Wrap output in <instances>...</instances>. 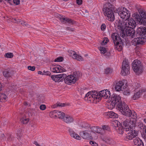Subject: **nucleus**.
<instances>
[{
	"instance_id": "nucleus-1",
	"label": "nucleus",
	"mask_w": 146,
	"mask_h": 146,
	"mask_svg": "<svg viewBox=\"0 0 146 146\" xmlns=\"http://www.w3.org/2000/svg\"><path fill=\"white\" fill-rule=\"evenodd\" d=\"M116 125H114V128L119 134H123L124 131L126 132V137L129 140H131L135 137L138 133V131L135 130L131 129L132 128L133 122L129 119H126L121 123L117 121Z\"/></svg>"
},
{
	"instance_id": "nucleus-2",
	"label": "nucleus",
	"mask_w": 146,
	"mask_h": 146,
	"mask_svg": "<svg viewBox=\"0 0 146 146\" xmlns=\"http://www.w3.org/2000/svg\"><path fill=\"white\" fill-rule=\"evenodd\" d=\"M136 26L135 21L131 18L130 21L119 22L118 27L121 30L120 35L123 38L126 36H129V38H133L135 36V31L134 29Z\"/></svg>"
},
{
	"instance_id": "nucleus-3",
	"label": "nucleus",
	"mask_w": 146,
	"mask_h": 146,
	"mask_svg": "<svg viewBox=\"0 0 146 146\" xmlns=\"http://www.w3.org/2000/svg\"><path fill=\"white\" fill-rule=\"evenodd\" d=\"M117 108L123 115L128 117H131L132 119L136 120L137 116L136 113L132 111L129 108L128 106L123 101L120 102L117 105Z\"/></svg>"
},
{
	"instance_id": "nucleus-4",
	"label": "nucleus",
	"mask_w": 146,
	"mask_h": 146,
	"mask_svg": "<svg viewBox=\"0 0 146 146\" xmlns=\"http://www.w3.org/2000/svg\"><path fill=\"white\" fill-rule=\"evenodd\" d=\"M109 2L104 4L103 11L106 19L109 21L113 22L115 19V16L113 11V5L110 3H113L115 0H109Z\"/></svg>"
},
{
	"instance_id": "nucleus-5",
	"label": "nucleus",
	"mask_w": 146,
	"mask_h": 146,
	"mask_svg": "<svg viewBox=\"0 0 146 146\" xmlns=\"http://www.w3.org/2000/svg\"><path fill=\"white\" fill-rule=\"evenodd\" d=\"M114 47L119 51H121L123 48V42H122L119 34L116 33H113L111 36Z\"/></svg>"
},
{
	"instance_id": "nucleus-6",
	"label": "nucleus",
	"mask_w": 146,
	"mask_h": 146,
	"mask_svg": "<svg viewBox=\"0 0 146 146\" xmlns=\"http://www.w3.org/2000/svg\"><path fill=\"white\" fill-rule=\"evenodd\" d=\"M139 13L141 17L137 13H135L133 15V17L135 19L137 23L139 24H142L144 26L146 25V21L144 20L146 19V12L143 10H141L139 11Z\"/></svg>"
},
{
	"instance_id": "nucleus-7",
	"label": "nucleus",
	"mask_w": 146,
	"mask_h": 146,
	"mask_svg": "<svg viewBox=\"0 0 146 146\" xmlns=\"http://www.w3.org/2000/svg\"><path fill=\"white\" fill-rule=\"evenodd\" d=\"M116 12L118 15L120 16L126 22H128L130 21L128 20L130 18V12L124 7H121L117 9Z\"/></svg>"
},
{
	"instance_id": "nucleus-8",
	"label": "nucleus",
	"mask_w": 146,
	"mask_h": 146,
	"mask_svg": "<svg viewBox=\"0 0 146 146\" xmlns=\"http://www.w3.org/2000/svg\"><path fill=\"white\" fill-rule=\"evenodd\" d=\"M98 92V91H92L88 92L84 97L85 100L90 102H94L95 101L96 102H99L101 100V98L99 97Z\"/></svg>"
},
{
	"instance_id": "nucleus-9",
	"label": "nucleus",
	"mask_w": 146,
	"mask_h": 146,
	"mask_svg": "<svg viewBox=\"0 0 146 146\" xmlns=\"http://www.w3.org/2000/svg\"><path fill=\"white\" fill-rule=\"evenodd\" d=\"M80 74L79 72L74 73V76L72 75L66 76L64 78L65 83L71 85L74 84L76 81L77 79L80 76Z\"/></svg>"
},
{
	"instance_id": "nucleus-10",
	"label": "nucleus",
	"mask_w": 146,
	"mask_h": 146,
	"mask_svg": "<svg viewBox=\"0 0 146 146\" xmlns=\"http://www.w3.org/2000/svg\"><path fill=\"white\" fill-rule=\"evenodd\" d=\"M132 68L134 71L139 73L143 71V66L141 61L137 59L135 60L132 63Z\"/></svg>"
},
{
	"instance_id": "nucleus-11",
	"label": "nucleus",
	"mask_w": 146,
	"mask_h": 146,
	"mask_svg": "<svg viewBox=\"0 0 146 146\" xmlns=\"http://www.w3.org/2000/svg\"><path fill=\"white\" fill-rule=\"evenodd\" d=\"M136 36L140 37L144 40L146 37V28L143 27H139L136 30Z\"/></svg>"
},
{
	"instance_id": "nucleus-12",
	"label": "nucleus",
	"mask_w": 146,
	"mask_h": 146,
	"mask_svg": "<svg viewBox=\"0 0 146 146\" xmlns=\"http://www.w3.org/2000/svg\"><path fill=\"white\" fill-rule=\"evenodd\" d=\"M129 64L128 62L123 61L122 65V71L121 74L125 76L129 74Z\"/></svg>"
},
{
	"instance_id": "nucleus-13",
	"label": "nucleus",
	"mask_w": 146,
	"mask_h": 146,
	"mask_svg": "<svg viewBox=\"0 0 146 146\" xmlns=\"http://www.w3.org/2000/svg\"><path fill=\"white\" fill-rule=\"evenodd\" d=\"M111 100L112 101V102L113 103V104H114V106H115V105H117L119 103L121 102H122L121 100V97L119 96L116 94H113L111 95V97H110Z\"/></svg>"
},
{
	"instance_id": "nucleus-14",
	"label": "nucleus",
	"mask_w": 146,
	"mask_h": 146,
	"mask_svg": "<svg viewBox=\"0 0 146 146\" xmlns=\"http://www.w3.org/2000/svg\"><path fill=\"white\" fill-rule=\"evenodd\" d=\"M65 76V74L62 73L56 75H52L51 77L52 79L55 82H59L62 81L63 79Z\"/></svg>"
},
{
	"instance_id": "nucleus-15",
	"label": "nucleus",
	"mask_w": 146,
	"mask_h": 146,
	"mask_svg": "<svg viewBox=\"0 0 146 146\" xmlns=\"http://www.w3.org/2000/svg\"><path fill=\"white\" fill-rule=\"evenodd\" d=\"M136 38H134L131 41L132 45L137 46L139 44H143L145 43L144 40L140 37L136 36Z\"/></svg>"
},
{
	"instance_id": "nucleus-16",
	"label": "nucleus",
	"mask_w": 146,
	"mask_h": 146,
	"mask_svg": "<svg viewBox=\"0 0 146 146\" xmlns=\"http://www.w3.org/2000/svg\"><path fill=\"white\" fill-rule=\"evenodd\" d=\"M80 135L83 138L86 139H92L90 132H88V131H84L80 132Z\"/></svg>"
},
{
	"instance_id": "nucleus-17",
	"label": "nucleus",
	"mask_w": 146,
	"mask_h": 146,
	"mask_svg": "<svg viewBox=\"0 0 146 146\" xmlns=\"http://www.w3.org/2000/svg\"><path fill=\"white\" fill-rule=\"evenodd\" d=\"M52 69V72L54 73L62 72L66 71L65 68L58 65H54Z\"/></svg>"
},
{
	"instance_id": "nucleus-18",
	"label": "nucleus",
	"mask_w": 146,
	"mask_h": 146,
	"mask_svg": "<svg viewBox=\"0 0 146 146\" xmlns=\"http://www.w3.org/2000/svg\"><path fill=\"white\" fill-rule=\"evenodd\" d=\"M102 139L105 143L109 145H113L115 142L110 137L108 136H105L102 137Z\"/></svg>"
},
{
	"instance_id": "nucleus-19",
	"label": "nucleus",
	"mask_w": 146,
	"mask_h": 146,
	"mask_svg": "<svg viewBox=\"0 0 146 146\" xmlns=\"http://www.w3.org/2000/svg\"><path fill=\"white\" fill-rule=\"evenodd\" d=\"M67 129H68V130L70 133V135L71 137L78 140H80L81 139V137L78 135L74 132L72 129L69 127L67 128Z\"/></svg>"
},
{
	"instance_id": "nucleus-20",
	"label": "nucleus",
	"mask_w": 146,
	"mask_h": 146,
	"mask_svg": "<svg viewBox=\"0 0 146 146\" xmlns=\"http://www.w3.org/2000/svg\"><path fill=\"white\" fill-rule=\"evenodd\" d=\"M124 84L123 82L122 81H119L117 83L115 87V90L117 91H122L123 89H124L123 86Z\"/></svg>"
},
{
	"instance_id": "nucleus-21",
	"label": "nucleus",
	"mask_w": 146,
	"mask_h": 146,
	"mask_svg": "<svg viewBox=\"0 0 146 146\" xmlns=\"http://www.w3.org/2000/svg\"><path fill=\"white\" fill-rule=\"evenodd\" d=\"M89 131H90L94 133L96 132L100 134H102V132H101V131H102V128L99 127H98L92 126L90 127L89 129H88Z\"/></svg>"
},
{
	"instance_id": "nucleus-22",
	"label": "nucleus",
	"mask_w": 146,
	"mask_h": 146,
	"mask_svg": "<svg viewBox=\"0 0 146 146\" xmlns=\"http://www.w3.org/2000/svg\"><path fill=\"white\" fill-rule=\"evenodd\" d=\"M146 92V90L144 89H141V90H139L138 92L134 93L132 98L133 100H137L140 97L143 92Z\"/></svg>"
},
{
	"instance_id": "nucleus-23",
	"label": "nucleus",
	"mask_w": 146,
	"mask_h": 146,
	"mask_svg": "<svg viewBox=\"0 0 146 146\" xmlns=\"http://www.w3.org/2000/svg\"><path fill=\"white\" fill-rule=\"evenodd\" d=\"M63 120L66 123L70 124L73 122L74 119L72 117L68 115H66L65 116Z\"/></svg>"
},
{
	"instance_id": "nucleus-24",
	"label": "nucleus",
	"mask_w": 146,
	"mask_h": 146,
	"mask_svg": "<svg viewBox=\"0 0 146 146\" xmlns=\"http://www.w3.org/2000/svg\"><path fill=\"white\" fill-rule=\"evenodd\" d=\"M71 53L72 54L71 56H72V58H73L76 59L79 61H82L83 60V59L82 57L77 54L75 51H72Z\"/></svg>"
},
{
	"instance_id": "nucleus-25",
	"label": "nucleus",
	"mask_w": 146,
	"mask_h": 146,
	"mask_svg": "<svg viewBox=\"0 0 146 146\" xmlns=\"http://www.w3.org/2000/svg\"><path fill=\"white\" fill-rule=\"evenodd\" d=\"M133 142L136 146H144L142 141L139 138H136L134 139Z\"/></svg>"
},
{
	"instance_id": "nucleus-26",
	"label": "nucleus",
	"mask_w": 146,
	"mask_h": 146,
	"mask_svg": "<svg viewBox=\"0 0 146 146\" xmlns=\"http://www.w3.org/2000/svg\"><path fill=\"white\" fill-rule=\"evenodd\" d=\"M104 114L106 115L109 116L111 118H117L118 115L117 114L115 113L113 111H108L105 112Z\"/></svg>"
},
{
	"instance_id": "nucleus-27",
	"label": "nucleus",
	"mask_w": 146,
	"mask_h": 146,
	"mask_svg": "<svg viewBox=\"0 0 146 146\" xmlns=\"http://www.w3.org/2000/svg\"><path fill=\"white\" fill-rule=\"evenodd\" d=\"M4 77L6 78L10 77L11 75V71L10 69L8 68L4 70L3 73Z\"/></svg>"
},
{
	"instance_id": "nucleus-28",
	"label": "nucleus",
	"mask_w": 146,
	"mask_h": 146,
	"mask_svg": "<svg viewBox=\"0 0 146 146\" xmlns=\"http://www.w3.org/2000/svg\"><path fill=\"white\" fill-rule=\"evenodd\" d=\"M106 90H103L99 92V97H100L101 98L102 97H103L105 99V97H106V93H107L108 94V92H106Z\"/></svg>"
},
{
	"instance_id": "nucleus-29",
	"label": "nucleus",
	"mask_w": 146,
	"mask_h": 146,
	"mask_svg": "<svg viewBox=\"0 0 146 146\" xmlns=\"http://www.w3.org/2000/svg\"><path fill=\"white\" fill-rule=\"evenodd\" d=\"M80 127L82 128H84L86 129H89L90 127V125L86 123L82 122L80 124Z\"/></svg>"
},
{
	"instance_id": "nucleus-30",
	"label": "nucleus",
	"mask_w": 146,
	"mask_h": 146,
	"mask_svg": "<svg viewBox=\"0 0 146 146\" xmlns=\"http://www.w3.org/2000/svg\"><path fill=\"white\" fill-rule=\"evenodd\" d=\"M7 98L6 95L3 93H0V101L1 102H5Z\"/></svg>"
},
{
	"instance_id": "nucleus-31",
	"label": "nucleus",
	"mask_w": 146,
	"mask_h": 146,
	"mask_svg": "<svg viewBox=\"0 0 146 146\" xmlns=\"http://www.w3.org/2000/svg\"><path fill=\"white\" fill-rule=\"evenodd\" d=\"M65 116V114L64 112L58 111L57 117L58 118L63 119Z\"/></svg>"
},
{
	"instance_id": "nucleus-32",
	"label": "nucleus",
	"mask_w": 146,
	"mask_h": 146,
	"mask_svg": "<svg viewBox=\"0 0 146 146\" xmlns=\"http://www.w3.org/2000/svg\"><path fill=\"white\" fill-rule=\"evenodd\" d=\"M65 106L64 103H56V104H55L53 106L52 108H55L57 107H62Z\"/></svg>"
},
{
	"instance_id": "nucleus-33",
	"label": "nucleus",
	"mask_w": 146,
	"mask_h": 146,
	"mask_svg": "<svg viewBox=\"0 0 146 146\" xmlns=\"http://www.w3.org/2000/svg\"><path fill=\"white\" fill-rule=\"evenodd\" d=\"M5 56L7 58H12L13 56V54L12 53L8 52L5 54Z\"/></svg>"
},
{
	"instance_id": "nucleus-34",
	"label": "nucleus",
	"mask_w": 146,
	"mask_h": 146,
	"mask_svg": "<svg viewBox=\"0 0 146 146\" xmlns=\"http://www.w3.org/2000/svg\"><path fill=\"white\" fill-rule=\"evenodd\" d=\"M99 50L101 51V53L104 54L107 51L106 48L105 47L100 46Z\"/></svg>"
},
{
	"instance_id": "nucleus-35",
	"label": "nucleus",
	"mask_w": 146,
	"mask_h": 146,
	"mask_svg": "<svg viewBox=\"0 0 146 146\" xmlns=\"http://www.w3.org/2000/svg\"><path fill=\"white\" fill-rule=\"evenodd\" d=\"M29 119L28 118L25 119L24 118H22L21 119V121L23 124L27 123L29 122Z\"/></svg>"
},
{
	"instance_id": "nucleus-36",
	"label": "nucleus",
	"mask_w": 146,
	"mask_h": 146,
	"mask_svg": "<svg viewBox=\"0 0 146 146\" xmlns=\"http://www.w3.org/2000/svg\"><path fill=\"white\" fill-rule=\"evenodd\" d=\"M63 58L62 56H60L56 58L54 60L55 62H61L63 61Z\"/></svg>"
},
{
	"instance_id": "nucleus-37",
	"label": "nucleus",
	"mask_w": 146,
	"mask_h": 146,
	"mask_svg": "<svg viewBox=\"0 0 146 146\" xmlns=\"http://www.w3.org/2000/svg\"><path fill=\"white\" fill-rule=\"evenodd\" d=\"M112 70L110 68H107L105 70V73L106 74H109L112 72Z\"/></svg>"
},
{
	"instance_id": "nucleus-38",
	"label": "nucleus",
	"mask_w": 146,
	"mask_h": 146,
	"mask_svg": "<svg viewBox=\"0 0 146 146\" xmlns=\"http://www.w3.org/2000/svg\"><path fill=\"white\" fill-rule=\"evenodd\" d=\"M58 111L57 110H53L50 113H51L55 117H58Z\"/></svg>"
},
{
	"instance_id": "nucleus-39",
	"label": "nucleus",
	"mask_w": 146,
	"mask_h": 146,
	"mask_svg": "<svg viewBox=\"0 0 146 146\" xmlns=\"http://www.w3.org/2000/svg\"><path fill=\"white\" fill-rule=\"evenodd\" d=\"M66 21L67 23H70L72 25H73V24L75 23H76V21H74L73 20L69 19V18H68L67 20H66Z\"/></svg>"
},
{
	"instance_id": "nucleus-40",
	"label": "nucleus",
	"mask_w": 146,
	"mask_h": 146,
	"mask_svg": "<svg viewBox=\"0 0 146 146\" xmlns=\"http://www.w3.org/2000/svg\"><path fill=\"white\" fill-rule=\"evenodd\" d=\"M68 18H60V20L61 22H62L64 24L66 23L67 22L66 20H67Z\"/></svg>"
},
{
	"instance_id": "nucleus-41",
	"label": "nucleus",
	"mask_w": 146,
	"mask_h": 146,
	"mask_svg": "<svg viewBox=\"0 0 146 146\" xmlns=\"http://www.w3.org/2000/svg\"><path fill=\"white\" fill-rule=\"evenodd\" d=\"M12 21L13 22L17 23H20L21 22V20L17 18L13 19Z\"/></svg>"
},
{
	"instance_id": "nucleus-42",
	"label": "nucleus",
	"mask_w": 146,
	"mask_h": 146,
	"mask_svg": "<svg viewBox=\"0 0 146 146\" xmlns=\"http://www.w3.org/2000/svg\"><path fill=\"white\" fill-rule=\"evenodd\" d=\"M109 39L107 37L105 38V39L102 42V45L105 44L109 42Z\"/></svg>"
},
{
	"instance_id": "nucleus-43",
	"label": "nucleus",
	"mask_w": 146,
	"mask_h": 146,
	"mask_svg": "<svg viewBox=\"0 0 146 146\" xmlns=\"http://www.w3.org/2000/svg\"><path fill=\"white\" fill-rule=\"evenodd\" d=\"M108 92V94L107 93H106V97H105V99L109 98L111 97V93L110 91L108 90H106V92Z\"/></svg>"
},
{
	"instance_id": "nucleus-44",
	"label": "nucleus",
	"mask_w": 146,
	"mask_h": 146,
	"mask_svg": "<svg viewBox=\"0 0 146 146\" xmlns=\"http://www.w3.org/2000/svg\"><path fill=\"white\" fill-rule=\"evenodd\" d=\"M90 143L92 145V146H98V144L94 141H91L90 142Z\"/></svg>"
},
{
	"instance_id": "nucleus-45",
	"label": "nucleus",
	"mask_w": 146,
	"mask_h": 146,
	"mask_svg": "<svg viewBox=\"0 0 146 146\" xmlns=\"http://www.w3.org/2000/svg\"><path fill=\"white\" fill-rule=\"evenodd\" d=\"M28 69L32 71H34L35 70V66H29L28 67Z\"/></svg>"
},
{
	"instance_id": "nucleus-46",
	"label": "nucleus",
	"mask_w": 146,
	"mask_h": 146,
	"mask_svg": "<svg viewBox=\"0 0 146 146\" xmlns=\"http://www.w3.org/2000/svg\"><path fill=\"white\" fill-rule=\"evenodd\" d=\"M43 75H48L50 76L51 74L50 72L49 71H45V70H44L43 71Z\"/></svg>"
},
{
	"instance_id": "nucleus-47",
	"label": "nucleus",
	"mask_w": 146,
	"mask_h": 146,
	"mask_svg": "<svg viewBox=\"0 0 146 146\" xmlns=\"http://www.w3.org/2000/svg\"><path fill=\"white\" fill-rule=\"evenodd\" d=\"M102 129L104 130H108L109 128L108 126L104 125L102 126Z\"/></svg>"
},
{
	"instance_id": "nucleus-48",
	"label": "nucleus",
	"mask_w": 146,
	"mask_h": 146,
	"mask_svg": "<svg viewBox=\"0 0 146 146\" xmlns=\"http://www.w3.org/2000/svg\"><path fill=\"white\" fill-rule=\"evenodd\" d=\"M133 86L134 87L135 89H137L140 86L139 84L137 83H135L133 84Z\"/></svg>"
},
{
	"instance_id": "nucleus-49",
	"label": "nucleus",
	"mask_w": 146,
	"mask_h": 146,
	"mask_svg": "<svg viewBox=\"0 0 146 146\" xmlns=\"http://www.w3.org/2000/svg\"><path fill=\"white\" fill-rule=\"evenodd\" d=\"M13 3L17 5H19L20 3V0H13Z\"/></svg>"
},
{
	"instance_id": "nucleus-50",
	"label": "nucleus",
	"mask_w": 146,
	"mask_h": 146,
	"mask_svg": "<svg viewBox=\"0 0 146 146\" xmlns=\"http://www.w3.org/2000/svg\"><path fill=\"white\" fill-rule=\"evenodd\" d=\"M20 24L23 25V26H28V24L27 23L25 22L24 21H22L21 20V22H20Z\"/></svg>"
},
{
	"instance_id": "nucleus-51",
	"label": "nucleus",
	"mask_w": 146,
	"mask_h": 146,
	"mask_svg": "<svg viewBox=\"0 0 146 146\" xmlns=\"http://www.w3.org/2000/svg\"><path fill=\"white\" fill-rule=\"evenodd\" d=\"M106 28V25L105 24H102L101 26V29L102 31H104Z\"/></svg>"
},
{
	"instance_id": "nucleus-52",
	"label": "nucleus",
	"mask_w": 146,
	"mask_h": 146,
	"mask_svg": "<svg viewBox=\"0 0 146 146\" xmlns=\"http://www.w3.org/2000/svg\"><path fill=\"white\" fill-rule=\"evenodd\" d=\"M40 108L41 110H44L45 109L46 107L45 105L42 104L40 106Z\"/></svg>"
},
{
	"instance_id": "nucleus-53",
	"label": "nucleus",
	"mask_w": 146,
	"mask_h": 146,
	"mask_svg": "<svg viewBox=\"0 0 146 146\" xmlns=\"http://www.w3.org/2000/svg\"><path fill=\"white\" fill-rule=\"evenodd\" d=\"M83 1L82 0H76V3L78 5H81Z\"/></svg>"
},
{
	"instance_id": "nucleus-54",
	"label": "nucleus",
	"mask_w": 146,
	"mask_h": 146,
	"mask_svg": "<svg viewBox=\"0 0 146 146\" xmlns=\"http://www.w3.org/2000/svg\"><path fill=\"white\" fill-rule=\"evenodd\" d=\"M66 30L68 31H70L72 32L74 31V29L70 27H67L66 29Z\"/></svg>"
},
{
	"instance_id": "nucleus-55",
	"label": "nucleus",
	"mask_w": 146,
	"mask_h": 146,
	"mask_svg": "<svg viewBox=\"0 0 146 146\" xmlns=\"http://www.w3.org/2000/svg\"><path fill=\"white\" fill-rule=\"evenodd\" d=\"M87 88L86 87H83L81 89V93H82L83 94H84V92H83L84 91V90H87Z\"/></svg>"
},
{
	"instance_id": "nucleus-56",
	"label": "nucleus",
	"mask_w": 146,
	"mask_h": 146,
	"mask_svg": "<svg viewBox=\"0 0 146 146\" xmlns=\"http://www.w3.org/2000/svg\"><path fill=\"white\" fill-rule=\"evenodd\" d=\"M104 54H105V55L107 56H109L110 55V53L109 52H106L104 53Z\"/></svg>"
},
{
	"instance_id": "nucleus-57",
	"label": "nucleus",
	"mask_w": 146,
	"mask_h": 146,
	"mask_svg": "<svg viewBox=\"0 0 146 146\" xmlns=\"http://www.w3.org/2000/svg\"><path fill=\"white\" fill-rule=\"evenodd\" d=\"M34 144H35V145H36V146H39V145L37 143V142L36 141H35L33 143Z\"/></svg>"
},
{
	"instance_id": "nucleus-58",
	"label": "nucleus",
	"mask_w": 146,
	"mask_h": 146,
	"mask_svg": "<svg viewBox=\"0 0 146 146\" xmlns=\"http://www.w3.org/2000/svg\"><path fill=\"white\" fill-rule=\"evenodd\" d=\"M5 1H7L8 2V3H9V4L11 5H12V3L10 2V1L12 0H4Z\"/></svg>"
},
{
	"instance_id": "nucleus-59",
	"label": "nucleus",
	"mask_w": 146,
	"mask_h": 146,
	"mask_svg": "<svg viewBox=\"0 0 146 146\" xmlns=\"http://www.w3.org/2000/svg\"><path fill=\"white\" fill-rule=\"evenodd\" d=\"M38 74L43 75V72H42L41 71H39L38 72Z\"/></svg>"
},
{
	"instance_id": "nucleus-60",
	"label": "nucleus",
	"mask_w": 146,
	"mask_h": 146,
	"mask_svg": "<svg viewBox=\"0 0 146 146\" xmlns=\"http://www.w3.org/2000/svg\"><path fill=\"white\" fill-rule=\"evenodd\" d=\"M2 84L0 83V91L2 90Z\"/></svg>"
},
{
	"instance_id": "nucleus-61",
	"label": "nucleus",
	"mask_w": 146,
	"mask_h": 146,
	"mask_svg": "<svg viewBox=\"0 0 146 146\" xmlns=\"http://www.w3.org/2000/svg\"><path fill=\"white\" fill-rule=\"evenodd\" d=\"M11 135H9V137H8V139L9 140V141L11 140Z\"/></svg>"
},
{
	"instance_id": "nucleus-62",
	"label": "nucleus",
	"mask_w": 146,
	"mask_h": 146,
	"mask_svg": "<svg viewBox=\"0 0 146 146\" xmlns=\"http://www.w3.org/2000/svg\"><path fill=\"white\" fill-rule=\"evenodd\" d=\"M30 96L31 97H32L33 96L34 94L33 93H31V94H30Z\"/></svg>"
},
{
	"instance_id": "nucleus-63",
	"label": "nucleus",
	"mask_w": 146,
	"mask_h": 146,
	"mask_svg": "<svg viewBox=\"0 0 146 146\" xmlns=\"http://www.w3.org/2000/svg\"><path fill=\"white\" fill-rule=\"evenodd\" d=\"M144 122L145 123H146V118H145L143 120Z\"/></svg>"
},
{
	"instance_id": "nucleus-64",
	"label": "nucleus",
	"mask_w": 146,
	"mask_h": 146,
	"mask_svg": "<svg viewBox=\"0 0 146 146\" xmlns=\"http://www.w3.org/2000/svg\"><path fill=\"white\" fill-rule=\"evenodd\" d=\"M144 97L145 98H146V93L144 95Z\"/></svg>"
}]
</instances>
